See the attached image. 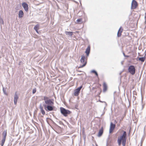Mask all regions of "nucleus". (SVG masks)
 Returning a JSON list of instances; mask_svg holds the SVG:
<instances>
[{"instance_id": "f257e3e1", "label": "nucleus", "mask_w": 146, "mask_h": 146, "mask_svg": "<svg viewBox=\"0 0 146 146\" xmlns=\"http://www.w3.org/2000/svg\"><path fill=\"white\" fill-rule=\"evenodd\" d=\"M43 100L44 101V104L43 106L46 111H48L56 110L54 109L55 107L53 106L54 104L53 100L50 99L48 97L44 96Z\"/></svg>"}, {"instance_id": "f03ea898", "label": "nucleus", "mask_w": 146, "mask_h": 146, "mask_svg": "<svg viewBox=\"0 0 146 146\" xmlns=\"http://www.w3.org/2000/svg\"><path fill=\"white\" fill-rule=\"evenodd\" d=\"M126 132L125 131H123V133L122 136L119 137L117 139V142L119 145H121L122 141V144L123 146H125L126 141Z\"/></svg>"}, {"instance_id": "7ed1b4c3", "label": "nucleus", "mask_w": 146, "mask_h": 146, "mask_svg": "<svg viewBox=\"0 0 146 146\" xmlns=\"http://www.w3.org/2000/svg\"><path fill=\"white\" fill-rule=\"evenodd\" d=\"M80 62L82 63L83 64L82 65H80L79 67L80 68H82L86 66L87 64V60H86L85 56L84 55H82L80 59Z\"/></svg>"}, {"instance_id": "20e7f679", "label": "nucleus", "mask_w": 146, "mask_h": 146, "mask_svg": "<svg viewBox=\"0 0 146 146\" xmlns=\"http://www.w3.org/2000/svg\"><path fill=\"white\" fill-rule=\"evenodd\" d=\"M61 113L65 116H66L68 114H70L71 112L68 110H66L63 108H60Z\"/></svg>"}, {"instance_id": "39448f33", "label": "nucleus", "mask_w": 146, "mask_h": 146, "mask_svg": "<svg viewBox=\"0 0 146 146\" xmlns=\"http://www.w3.org/2000/svg\"><path fill=\"white\" fill-rule=\"evenodd\" d=\"M128 72L132 75H134L135 73V66L133 65H131L129 67Z\"/></svg>"}, {"instance_id": "423d86ee", "label": "nucleus", "mask_w": 146, "mask_h": 146, "mask_svg": "<svg viewBox=\"0 0 146 146\" xmlns=\"http://www.w3.org/2000/svg\"><path fill=\"white\" fill-rule=\"evenodd\" d=\"M7 132L6 131H4L2 135L3 137L1 141V146H3L4 144L7 136Z\"/></svg>"}, {"instance_id": "0eeeda50", "label": "nucleus", "mask_w": 146, "mask_h": 146, "mask_svg": "<svg viewBox=\"0 0 146 146\" xmlns=\"http://www.w3.org/2000/svg\"><path fill=\"white\" fill-rule=\"evenodd\" d=\"M137 6V2L135 0H133L132 1L131 5V8L133 9H136Z\"/></svg>"}, {"instance_id": "6e6552de", "label": "nucleus", "mask_w": 146, "mask_h": 146, "mask_svg": "<svg viewBox=\"0 0 146 146\" xmlns=\"http://www.w3.org/2000/svg\"><path fill=\"white\" fill-rule=\"evenodd\" d=\"M82 86H81L75 90L74 94V95L75 96H78L80 93V92L81 89L82 88Z\"/></svg>"}, {"instance_id": "1a4fd4ad", "label": "nucleus", "mask_w": 146, "mask_h": 146, "mask_svg": "<svg viewBox=\"0 0 146 146\" xmlns=\"http://www.w3.org/2000/svg\"><path fill=\"white\" fill-rule=\"evenodd\" d=\"M115 124H113L112 122L111 123L109 130L110 133H111L113 131L115 128Z\"/></svg>"}, {"instance_id": "9d476101", "label": "nucleus", "mask_w": 146, "mask_h": 146, "mask_svg": "<svg viewBox=\"0 0 146 146\" xmlns=\"http://www.w3.org/2000/svg\"><path fill=\"white\" fill-rule=\"evenodd\" d=\"M19 97L18 95H17V92H16L14 94V104L15 105H16L17 102V100L18 99Z\"/></svg>"}, {"instance_id": "9b49d317", "label": "nucleus", "mask_w": 146, "mask_h": 146, "mask_svg": "<svg viewBox=\"0 0 146 146\" xmlns=\"http://www.w3.org/2000/svg\"><path fill=\"white\" fill-rule=\"evenodd\" d=\"M22 5L25 10L26 11H28V7L27 4L25 3H23Z\"/></svg>"}, {"instance_id": "f8f14e48", "label": "nucleus", "mask_w": 146, "mask_h": 146, "mask_svg": "<svg viewBox=\"0 0 146 146\" xmlns=\"http://www.w3.org/2000/svg\"><path fill=\"white\" fill-rule=\"evenodd\" d=\"M123 29L122 27H121L118 31L117 33V36L118 37L120 36L121 35V33L122 32Z\"/></svg>"}, {"instance_id": "ddd939ff", "label": "nucleus", "mask_w": 146, "mask_h": 146, "mask_svg": "<svg viewBox=\"0 0 146 146\" xmlns=\"http://www.w3.org/2000/svg\"><path fill=\"white\" fill-rule=\"evenodd\" d=\"M103 132V127H102L100 129L99 132L98 134V136L99 137L101 136Z\"/></svg>"}, {"instance_id": "4468645a", "label": "nucleus", "mask_w": 146, "mask_h": 146, "mask_svg": "<svg viewBox=\"0 0 146 146\" xmlns=\"http://www.w3.org/2000/svg\"><path fill=\"white\" fill-rule=\"evenodd\" d=\"M24 13L22 10H20L19 11L18 14V16L19 18H21L22 17L24 16Z\"/></svg>"}, {"instance_id": "2eb2a0df", "label": "nucleus", "mask_w": 146, "mask_h": 146, "mask_svg": "<svg viewBox=\"0 0 146 146\" xmlns=\"http://www.w3.org/2000/svg\"><path fill=\"white\" fill-rule=\"evenodd\" d=\"M90 47L89 46H88L86 50V51L85 52L86 53L87 55L88 56V55L90 53Z\"/></svg>"}, {"instance_id": "dca6fc26", "label": "nucleus", "mask_w": 146, "mask_h": 146, "mask_svg": "<svg viewBox=\"0 0 146 146\" xmlns=\"http://www.w3.org/2000/svg\"><path fill=\"white\" fill-rule=\"evenodd\" d=\"M65 34L67 35H68L70 36H72L73 34V32L66 31Z\"/></svg>"}, {"instance_id": "f3484780", "label": "nucleus", "mask_w": 146, "mask_h": 146, "mask_svg": "<svg viewBox=\"0 0 146 146\" xmlns=\"http://www.w3.org/2000/svg\"><path fill=\"white\" fill-rule=\"evenodd\" d=\"M145 57H142L139 58V60L140 61H141L142 62H144L145 60Z\"/></svg>"}, {"instance_id": "a211bd4d", "label": "nucleus", "mask_w": 146, "mask_h": 146, "mask_svg": "<svg viewBox=\"0 0 146 146\" xmlns=\"http://www.w3.org/2000/svg\"><path fill=\"white\" fill-rule=\"evenodd\" d=\"M103 87H104L103 91H105L107 90V85L105 83H104Z\"/></svg>"}, {"instance_id": "6ab92c4d", "label": "nucleus", "mask_w": 146, "mask_h": 146, "mask_svg": "<svg viewBox=\"0 0 146 146\" xmlns=\"http://www.w3.org/2000/svg\"><path fill=\"white\" fill-rule=\"evenodd\" d=\"M39 27V25L38 24H36L34 27V29L35 30H37V29H38Z\"/></svg>"}, {"instance_id": "aec40b11", "label": "nucleus", "mask_w": 146, "mask_h": 146, "mask_svg": "<svg viewBox=\"0 0 146 146\" xmlns=\"http://www.w3.org/2000/svg\"><path fill=\"white\" fill-rule=\"evenodd\" d=\"M3 90L4 94H5L6 95H7L8 94L6 92V88H3Z\"/></svg>"}, {"instance_id": "412c9836", "label": "nucleus", "mask_w": 146, "mask_h": 146, "mask_svg": "<svg viewBox=\"0 0 146 146\" xmlns=\"http://www.w3.org/2000/svg\"><path fill=\"white\" fill-rule=\"evenodd\" d=\"M82 21V19H78L76 21V23L80 24V23Z\"/></svg>"}, {"instance_id": "4be33fe9", "label": "nucleus", "mask_w": 146, "mask_h": 146, "mask_svg": "<svg viewBox=\"0 0 146 146\" xmlns=\"http://www.w3.org/2000/svg\"><path fill=\"white\" fill-rule=\"evenodd\" d=\"M91 72L94 73L97 76H98V74L97 72L95 70H93L91 71Z\"/></svg>"}, {"instance_id": "5701e85b", "label": "nucleus", "mask_w": 146, "mask_h": 146, "mask_svg": "<svg viewBox=\"0 0 146 146\" xmlns=\"http://www.w3.org/2000/svg\"><path fill=\"white\" fill-rule=\"evenodd\" d=\"M36 88L33 89V94H34L36 92Z\"/></svg>"}, {"instance_id": "b1692460", "label": "nucleus", "mask_w": 146, "mask_h": 146, "mask_svg": "<svg viewBox=\"0 0 146 146\" xmlns=\"http://www.w3.org/2000/svg\"><path fill=\"white\" fill-rule=\"evenodd\" d=\"M41 112L42 114L43 115H44L45 114V111L43 109H41Z\"/></svg>"}, {"instance_id": "393cba45", "label": "nucleus", "mask_w": 146, "mask_h": 146, "mask_svg": "<svg viewBox=\"0 0 146 146\" xmlns=\"http://www.w3.org/2000/svg\"><path fill=\"white\" fill-rule=\"evenodd\" d=\"M0 22L1 23H2V24H4L3 21L1 18H0Z\"/></svg>"}, {"instance_id": "a878e982", "label": "nucleus", "mask_w": 146, "mask_h": 146, "mask_svg": "<svg viewBox=\"0 0 146 146\" xmlns=\"http://www.w3.org/2000/svg\"><path fill=\"white\" fill-rule=\"evenodd\" d=\"M123 54L124 55V56L125 57H129V56L128 55H126L125 54L124 52H123Z\"/></svg>"}, {"instance_id": "bb28decb", "label": "nucleus", "mask_w": 146, "mask_h": 146, "mask_svg": "<svg viewBox=\"0 0 146 146\" xmlns=\"http://www.w3.org/2000/svg\"><path fill=\"white\" fill-rule=\"evenodd\" d=\"M124 117V116H123L122 117H121V118L120 119V121H121L123 120Z\"/></svg>"}, {"instance_id": "cd10ccee", "label": "nucleus", "mask_w": 146, "mask_h": 146, "mask_svg": "<svg viewBox=\"0 0 146 146\" xmlns=\"http://www.w3.org/2000/svg\"><path fill=\"white\" fill-rule=\"evenodd\" d=\"M92 146H94V145H93V144L92 145ZM96 146H98V145H97V143H96Z\"/></svg>"}, {"instance_id": "c85d7f7f", "label": "nucleus", "mask_w": 146, "mask_h": 146, "mask_svg": "<svg viewBox=\"0 0 146 146\" xmlns=\"http://www.w3.org/2000/svg\"><path fill=\"white\" fill-rule=\"evenodd\" d=\"M38 29H37V30H35V31H36V32L37 33H38Z\"/></svg>"}, {"instance_id": "c756f323", "label": "nucleus", "mask_w": 146, "mask_h": 146, "mask_svg": "<svg viewBox=\"0 0 146 146\" xmlns=\"http://www.w3.org/2000/svg\"><path fill=\"white\" fill-rule=\"evenodd\" d=\"M145 52L146 53L145 55L146 54V50L145 51Z\"/></svg>"}]
</instances>
